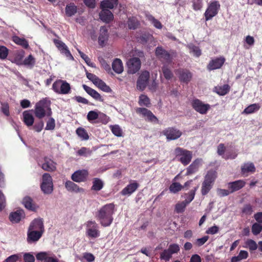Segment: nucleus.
<instances>
[{
	"label": "nucleus",
	"mask_w": 262,
	"mask_h": 262,
	"mask_svg": "<svg viewBox=\"0 0 262 262\" xmlns=\"http://www.w3.org/2000/svg\"><path fill=\"white\" fill-rule=\"evenodd\" d=\"M115 206L114 203H109L103 206L96 213V218L100 225L104 227H108L113 223V214Z\"/></svg>",
	"instance_id": "nucleus-1"
},
{
	"label": "nucleus",
	"mask_w": 262,
	"mask_h": 262,
	"mask_svg": "<svg viewBox=\"0 0 262 262\" xmlns=\"http://www.w3.org/2000/svg\"><path fill=\"white\" fill-rule=\"evenodd\" d=\"M50 101L47 99H43L37 102L34 111L35 117L39 119H42L46 115L50 116L52 111L50 108Z\"/></svg>",
	"instance_id": "nucleus-2"
},
{
	"label": "nucleus",
	"mask_w": 262,
	"mask_h": 262,
	"mask_svg": "<svg viewBox=\"0 0 262 262\" xmlns=\"http://www.w3.org/2000/svg\"><path fill=\"white\" fill-rule=\"evenodd\" d=\"M174 155L178 161L184 166H186L190 163L193 155L191 151L180 147L175 148Z\"/></svg>",
	"instance_id": "nucleus-3"
},
{
	"label": "nucleus",
	"mask_w": 262,
	"mask_h": 262,
	"mask_svg": "<svg viewBox=\"0 0 262 262\" xmlns=\"http://www.w3.org/2000/svg\"><path fill=\"white\" fill-rule=\"evenodd\" d=\"M175 54V52L172 50L167 51L162 47L158 46L156 48L155 55L160 60L169 63Z\"/></svg>",
	"instance_id": "nucleus-4"
},
{
	"label": "nucleus",
	"mask_w": 262,
	"mask_h": 262,
	"mask_svg": "<svg viewBox=\"0 0 262 262\" xmlns=\"http://www.w3.org/2000/svg\"><path fill=\"white\" fill-rule=\"evenodd\" d=\"M53 90L59 94H68L71 91V86L66 81L57 80L52 85Z\"/></svg>",
	"instance_id": "nucleus-5"
},
{
	"label": "nucleus",
	"mask_w": 262,
	"mask_h": 262,
	"mask_svg": "<svg viewBox=\"0 0 262 262\" xmlns=\"http://www.w3.org/2000/svg\"><path fill=\"white\" fill-rule=\"evenodd\" d=\"M221 5L218 1L211 2L208 6L204 16L206 21L211 19L214 16L216 15L220 9Z\"/></svg>",
	"instance_id": "nucleus-6"
},
{
	"label": "nucleus",
	"mask_w": 262,
	"mask_h": 262,
	"mask_svg": "<svg viewBox=\"0 0 262 262\" xmlns=\"http://www.w3.org/2000/svg\"><path fill=\"white\" fill-rule=\"evenodd\" d=\"M40 188L45 194H49L53 192L52 178L49 173H45L42 175V181L40 185Z\"/></svg>",
	"instance_id": "nucleus-7"
},
{
	"label": "nucleus",
	"mask_w": 262,
	"mask_h": 262,
	"mask_svg": "<svg viewBox=\"0 0 262 262\" xmlns=\"http://www.w3.org/2000/svg\"><path fill=\"white\" fill-rule=\"evenodd\" d=\"M136 112L144 118L146 121L152 123H158L159 121L158 119L151 111L145 107H137Z\"/></svg>",
	"instance_id": "nucleus-8"
},
{
	"label": "nucleus",
	"mask_w": 262,
	"mask_h": 262,
	"mask_svg": "<svg viewBox=\"0 0 262 262\" xmlns=\"http://www.w3.org/2000/svg\"><path fill=\"white\" fill-rule=\"evenodd\" d=\"M150 73L147 71H143L139 75L136 84L137 90L140 91H143L149 83Z\"/></svg>",
	"instance_id": "nucleus-9"
},
{
	"label": "nucleus",
	"mask_w": 262,
	"mask_h": 262,
	"mask_svg": "<svg viewBox=\"0 0 262 262\" xmlns=\"http://www.w3.org/2000/svg\"><path fill=\"white\" fill-rule=\"evenodd\" d=\"M192 107L198 113L202 115L206 114L210 108L209 104L204 103L201 100L195 98L191 102Z\"/></svg>",
	"instance_id": "nucleus-10"
},
{
	"label": "nucleus",
	"mask_w": 262,
	"mask_h": 262,
	"mask_svg": "<svg viewBox=\"0 0 262 262\" xmlns=\"http://www.w3.org/2000/svg\"><path fill=\"white\" fill-rule=\"evenodd\" d=\"M86 235L91 238H97L100 236V231L98 225L95 221H89L86 224Z\"/></svg>",
	"instance_id": "nucleus-11"
},
{
	"label": "nucleus",
	"mask_w": 262,
	"mask_h": 262,
	"mask_svg": "<svg viewBox=\"0 0 262 262\" xmlns=\"http://www.w3.org/2000/svg\"><path fill=\"white\" fill-rule=\"evenodd\" d=\"M163 135L166 136L167 140H174L178 139L182 136V132L179 129L173 127H169L162 132Z\"/></svg>",
	"instance_id": "nucleus-12"
},
{
	"label": "nucleus",
	"mask_w": 262,
	"mask_h": 262,
	"mask_svg": "<svg viewBox=\"0 0 262 262\" xmlns=\"http://www.w3.org/2000/svg\"><path fill=\"white\" fill-rule=\"evenodd\" d=\"M89 174L86 169L78 170L72 174L71 179L77 183L84 182L87 180Z\"/></svg>",
	"instance_id": "nucleus-13"
},
{
	"label": "nucleus",
	"mask_w": 262,
	"mask_h": 262,
	"mask_svg": "<svg viewBox=\"0 0 262 262\" xmlns=\"http://www.w3.org/2000/svg\"><path fill=\"white\" fill-rule=\"evenodd\" d=\"M256 171V167L253 163L248 162L244 163L241 167V173L245 176H248L250 173H254Z\"/></svg>",
	"instance_id": "nucleus-14"
},
{
	"label": "nucleus",
	"mask_w": 262,
	"mask_h": 262,
	"mask_svg": "<svg viewBox=\"0 0 262 262\" xmlns=\"http://www.w3.org/2000/svg\"><path fill=\"white\" fill-rule=\"evenodd\" d=\"M202 159L197 158L186 168V176H190L196 173L202 165Z\"/></svg>",
	"instance_id": "nucleus-15"
},
{
	"label": "nucleus",
	"mask_w": 262,
	"mask_h": 262,
	"mask_svg": "<svg viewBox=\"0 0 262 262\" xmlns=\"http://www.w3.org/2000/svg\"><path fill=\"white\" fill-rule=\"evenodd\" d=\"M43 232L41 231H33L28 230L27 241L29 244L35 243L39 241L43 234Z\"/></svg>",
	"instance_id": "nucleus-16"
},
{
	"label": "nucleus",
	"mask_w": 262,
	"mask_h": 262,
	"mask_svg": "<svg viewBox=\"0 0 262 262\" xmlns=\"http://www.w3.org/2000/svg\"><path fill=\"white\" fill-rule=\"evenodd\" d=\"M44 232V225L42 219H35L30 223L28 229Z\"/></svg>",
	"instance_id": "nucleus-17"
},
{
	"label": "nucleus",
	"mask_w": 262,
	"mask_h": 262,
	"mask_svg": "<svg viewBox=\"0 0 262 262\" xmlns=\"http://www.w3.org/2000/svg\"><path fill=\"white\" fill-rule=\"evenodd\" d=\"M54 43L61 53L64 54L67 57L72 59H73V57L64 43L56 39H54Z\"/></svg>",
	"instance_id": "nucleus-18"
},
{
	"label": "nucleus",
	"mask_w": 262,
	"mask_h": 262,
	"mask_svg": "<svg viewBox=\"0 0 262 262\" xmlns=\"http://www.w3.org/2000/svg\"><path fill=\"white\" fill-rule=\"evenodd\" d=\"M108 38V30L105 26H102L100 29V34L98 37L99 45L103 47L107 43Z\"/></svg>",
	"instance_id": "nucleus-19"
},
{
	"label": "nucleus",
	"mask_w": 262,
	"mask_h": 262,
	"mask_svg": "<svg viewBox=\"0 0 262 262\" xmlns=\"http://www.w3.org/2000/svg\"><path fill=\"white\" fill-rule=\"evenodd\" d=\"M246 185V182L243 180H236L229 182L228 184V188L231 193L237 191L243 188Z\"/></svg>",
	"instance_id": "nucleus-20"
},
{
	"label": "nucleus",
	"mask_w": 262,
	"mask_h": 262,
	"mask_svg": "<svg viewBox=\"0 0 262 262\" xmlns=\"http://www.w3.org/2000/svg\"><path fill=\"white\" fill-rule=\"evenodd\" d=\"M44 163L42 164L41 168L45 171H54L56 170V163L51 159L45 157L43 158Z\"/></svg>",
	"instance_id": "nucleus-21"
},
{
	"label": "nucleus",
	"mask_w": 262,
	"mask_h": 262,
	"mask_svg": "<svg viewBox=\"0 0 262 262\" xmlns=\"http://www.w3.org/2000/svg\"><path fill=\"white\" fill-rule=\"evenodd\" d=\"M179 78L181 82L188 83L192 79V73L187 70H180L179 72Z\"/></svg>",
	"instance_id": "nucleus-22"
},
{
	"label": "nucleus",
	"mask_w": 262,
	"mask_h": 262,
	"mask_svg": "<svg viewBox=\"0 0 262 262\" xmlns=\"http://www.w3.org/2000/svg\"><path fill=\"white\" fill-rule=\"evenodd\" d=\"M139 186V184L134 181L124 188L121 190V193L123 195H130L138 189Z\"/></svg>",
	"instance_id": "nucleus-23"
},
{
	"label": "nucleus",
	"mask_w": 262,
	"mask_h": 262,
	"mask_svg": "<svg viewBox=\"0 0 262 262\" xmlns=\"http://www.w3.org/2000/svg\"><path fill=\"white\" fill-rule=\"evenodd\" d=\"M82 88L85 90V91L94 99L100 102H103L104 99L102 98L100 94L96 90L93 89L92 88L85 84H83Z\"/></svg>",
	"instance_id": "nucleus-24"
},
{
	"label": "nucleus",
	"mask_w": 262,
	"mask_h": 262,
	"mask_svg": "<svg viewBox=\"0 0 262 262\" xmlns=\"http://www.w3.org/2000/svg\"><path fill=\"white\" fill-rule=\"evenodd\" d=\"M100 19L104 23H109L114 19V15L109 10H102L99 13Z\"/></svg>",
	"instance_id": "nucleus-25"
},
{
	"label": "nucleus",
	"mask_w": 262,
	"mask_h": 262,
	"mask_svg": "<svg viewBox=\"0 0 262 262\" xmlns=\"http://www.w3.org/2000/svg\"><path fill=\"white\" fill-rule=\"evenodd\" d=\"M65 187L66 189L70 192H74L76 193L84 192V189L79 187L76 184L71 181H67L65 183Z\"/></svg>",
	"instance_id": "nucleus-26"
},
{
	"label": "nucleus",
	"mask_w": 262,
	"mask_h": 262,
	"mask_svg": "<svg viewBox=\"0 0 262 262\" xmlns=\"http://www.w3.org/2000/svg\"><path fill=\"white\" fill-rule=\"evenodd\" d=\"M24 216V212L23 210H17L11 212L9 215V220L12 223H17Z\"/></svg>",
	"instance_id": "nucleus-27"
},
{
	"label": "nucleus",
	"mask_w": 262,
	"mask_h": 262,
	"mask_svg": "<svg viewBox=\"0 0 262 262\" xmlns=\"http://www.w3.org/2000/svg\"><path fill=\"white\" fill-rule=\"evenodd\" d=\"M23 204L29 210L34 211L36 210L37 207L33 202L32 199L28 196H25L23 200Z\"/></svg>",
	"instance_id": "nucleus-28"
},
{
	"label": "nucleus",
	"mask_w": 262,
	"mask_h": 262,
	"mask_svg": "<svg viewBox=\"0 0 262 262\" xmlns=\"http://www.w3.org/2000/svg\"><path fill=\"white\" fill-rule=\"evenodd\" d=\"M25 51L23 50L15 51L13 53L12 62L16 64H21L24 57Z\"/></svg>",
	"instance_id": "nucleus-29"
},
{
	"label": "nucleus",
	"mask_w": 262,
	"mask_h": 262,
	"mask_svg": "<svg viewBox=\"0 0 262 262\" xmlns=\"http://www.w3.org/2000/svg\"><path fill=\"white\" fill-rule=\"evenodd\" d=\"M12 40L16 45L22 47L25 49H27L29 47L28 40L24 38H20L18 36L14 35L12 36Z\"/></svg>",
	"instance_id": "nucleus-30"
},
{
	"label": "nucleus",
	"mask_w": 262,
	"mask_h": 262,
	"mask_svg": "<svg viewBox=\"0 0 262 262\" xmlns=\"http://www.w3.org/2000/svg\"><path fill=\"white\" fill-rule=\"evenodd\" d=\"M230 90L228 84H224L222 86H216L213 89V91L220 96H224L228 94Z\"/></svg>",
	"instance_id": "nucleus-31"
},
{
	"label": "nucleus",
	"mask_w": 262,
	"mask_h": 262,
	"mask_svg": "<svg viewBox=\"0 0 262 262\" xmlns=\"http://www.w3.org/2000/svg\"><path fill=\"white\" fill-rule=\"evenodd\" d=\"M77 7L73 3L68 4L65 8L66 14L68 17L74 15L77 12Z\"/></svg>",
	"instance_id": "nucleus-32"
},
{
	"label": "nucleus",
	"mask_w": 262,
	"mask_h": 262,
	"mask_svg": "<svg viewBox=\"0 0 262 262\" xmlns=\"http://www.w3.org/2000/svg\"><path fill=\"white\" fill-rule=\"evenodd\" d=\"M23 115L24 123L28 126H32L34 121L33 115L27 111L24 112Z\"/></svg>",
	"instance_id": "nucleus-33"
},
{
	"label": "nucleus",
	"mask_w": 262,
	"mask_h": 262,
	"mask_svg": "<svg viewBox=\"0 0 262 262\" xmlns=\"http://www.w3.org/2000/svg\"><path fill=\"white\" fill-rule=\"evenodd\" d=\"M199 187V185L198 184L192 189L190 190L188 193H185L186 199L184 201L188 205L194 198L195 192Z\"/></svg>",
	"instance_id": "nucleus-34"
},
{
	"label": "nucleus",
	"mask_w": 262,
	"mask_h": 262,
	"mask_svg": "<svg viewBox=\"0 0 262 262\" xmlns=\"http://www.w3.org/2000/svg\"><path fill=\"white\" fill-rule=\"evenodd\" d=\"M138 104L140 106L149 107L151 105L150 100L144 94H141L139 97Z\"/></svg>",
	"instance_id": "nucleus-35"
},
{
	"label": "nucleus",
	"mask_w": 262,
	"mask_h": 262,
	"mask_svg": "<svg viewBox=\"0 0 262 262\" xmlns=\"http://www.w3.org/2000/svg\"><path fill=\"white\" fill-rule=\"evenodd\" d=\"M260 106L258 103H253L246 107L242 112L243 114H250L258 111Z\"/></svg>",
	"instance_id": "nucleus-36"
},
{
	"label": "nucleus",
	"mask_w": 262,
	"mask_h": 262,
	"mask_svg": "<svg viewBox=\"0 0 262 262\" xmlns=\"http://www.w3.org/2000/svg\"><path fill=\"white\" fill-rule=\"evenodd\" d=\"M128 27L130 30H135L140 26V22L136 17L132 16L128 18Z\"/></svg>",
	"instance_id": "nucleus-37"
},
{
	"label": "nucleus",
	"mask_w": 262,
	"mask_h": 262,
	"mask_svg": "<svg viewBox=\"0 0 262 262\" xmlns=\"http://www.w3.org/2000/svg\"><path fill=\"white\" fill-rule=\"evenodd\" d=\"M217 177V173L214 170H209L205 177L204 181L213 184L216 178Z\"/></svg>",
	"instance_id": "nucleus-38"
},
{
	"label": "nucleus",
	"mask_w": 262,
	"mask_h": 262,
	"mask_svg": "<svg viewBox=\"0 0 262 262\" xmlns=\"http://www.w3.org/2000/svg\"><path fill=\"white\" fill-rule=\"evenodd\" d=\"M103 183L101 179L95 178L93 179V185L91 187V189L98 191L103 188Z\"/></svg>",
	"instance_id": "nucleus-39"
},
{
	"label": "nucleus",
	"mask_w": 262,
	"mask_h": 262,
	"mask_svg": "<svg viewBox=\"0 0 262 262\" xmlns=\"http://www.w3.org/2000/svg\"><path fill=\"white\" fill-rule=\"evenodd\" d=\"M94 84L105 92L109 93L112 91L110 87L107 85L106 83L100 78L98 79Z\"/></svg>",
	"instance_id": "nucleus-40"
},
{
	"label": "nucleus",
	"mask_w": 262,
	"mask_h": 262,
	"mask_svg": "<svg viewBox=\"0 0 262 262\" xmlns=\"http://www.w3.org/2000/svg\"><path fill=\"white\" fill-rule=\"evenodd\" d=\"M77 135L83 140H88L89 139V136L87 131L82 127H78L76 130Z\"/></svg>",
	"instance_id": "nucleus-41"
},
{
	"label": "nucleus",
	"mask_w": 262,
	"mask_h": 262,
	"mask_svg": "<svg viewBox=\"0 0 262 262\" xmlns=\"http://www.w3.org/2000/svg\"><path fill=\"white\" fill-rule=\"evenodd\" d=\"M188 204L184 201L177 203L174 207V211L177 213H182L184 212Z\"/></svg>",
	"instance_id": "nucleus-42"
},
{
	"label": "nucleus",
	"mask_w": 262,
	"mask_h": 262,
	"mask_svg": "<svg viewBox=\"0 0 262 262\" xmlns=\"http://www.w3.org/2000/svg\"><path fill=\"white\" fill-rule=\"evenodd\" d=\"M182 189V185L178 182H172L169 187L170 192L172 193H177Z\"/></svg>",
	"instance_id": "nucleus-43"
},
{
	"label": "nucleus",
	"mask_w": 262,
	"mask_h": 262,
	"mask_svg": "<svg viewBox=\"0 0 262 262\" xmlns=\"http://www.w3.org/2000/svg\"><path fill=\"white\" fill-rule=\"evenodd\" d=\"M110 127L115 136L117 137H122L123 136L122 129L118 125H111Z\"/></svg>",
	"instance_id": "nucleus-44"
},
{
	"label": "nucleus",
	"mask_w": 262,
	"mask_h": 262,
	"mask_svg": "<svg viewBox=\"0 0 262 262\" xmlns=\"http://www.w3.org/2000/svg\"><path fill=\"white\" fill-rule=\"evenodd\" d=\"M213 184L203 181L202 185L201 193L203 195H206L212 188Z\"/></svg>",
	"instance_id": "nucleus-45"
},
{
	"label": "nucleus",
	"mask_w": 262,
	"mask_h": 262,
	"mask_svg": "<svg viewBox=\"0 0 262 262\" xmlns=\"http://www.w3.org/2000/svg\"><path fill=\"white\" fill-rule=\"evenodd\" d=\"M245 244L251 252L255 251L258 248V245L254 240L251 239H247L245 242Z\"/></svg>",
	"instance_id": "nucleus-46"
},
{
	"label": "nucleus",
	"mask_w": 262,
	"mask_h": 262,
	"mask_svg": "<svg viewBox=\"0 0 262 262\" xmlns=\"http://www.w3.org/2000/svg\"><path fill=\"white\" fill-rule=\"evenodd\" d=\"M115 6H116L108 0L103 1L100 4V8L102 10H108V9H112Z\"/></svg>",
	"instance_id": "nucleus-47"
},
{
	"label": "nucleus",
	"mask_w": 262,
	"mask_h": 262,
	"mask_svg": "<svg viewBox=\"0 0 262 262\" xmlns=\"http://www.w3.org/2000/svg\"><path fill=\"white\" fill-rule=\"evenodd\" d=\"M171 257L172 254L168 249L164 250L160 253V259L165 261H168Z\"/></svg>",
	"instance_id": "nucleus-48"
},
{
	"label": "nucleus",
	"mask_w": 262,
	"mask_h": 262,
	"mask_svg": "<svg viewBox=\"0 0 262 262\" xmlns=\"http://www.w3.org/2000/svg\"><path fill=\"white\" fill-rule=\"evenodd\" d=\"M77 154L79 156L88 157L92 154V150L89 148L82 147L77 151Z\"/></svg>",
	"instance_id": "nucleus-49"
},
{
	"label": "nucleus",
	"mask_w": 262,
	"mask_h": 262,
	"mask_svg": "<svg viewBox=\"0 0 262 262\" xmlns=\"http://www.w3.org/2000/svg\"><path fill=\"white\" fill-rule=\"evenodd\" d=\"M225 59L223 57H220L212 59L208 66H223Z\"/></svg>",
	"instance_id": "nucleus-50"
},
{
	"label": "nucleus",
	"mask_w": 262,
	"mask_h": 262,
	"mask_svg": "<svg viewBox=\"0 0 262 262\" xmlns=\"http://www.w3.org/2000/svg\"><path fill=\"white\" fill-rule=\"evenodd\" d=\"M251 230L254 235H257L261 232L262 225L258 223H255L252 226Z\"/></svg>",
	"instance_id": "nucleus-51"
},
{
	"label": "nucleus",
	"mask_w": 262,
	"mask_h": 262,
	"mask_svg": "<svg viewBox=\"0 0 262 262\" xmlns=\"http://www.w3.org/2000/svg\"><path fill=\"white\" fill-rule=\"evenodd\" d=\"M191 2L194 11L200 10L203 7V0H191Z\"/></svg>",
	"instance_id": "nucleus-52"
},
{
	"label": "nucleus",
	"mask_w": 262,
	"mask_h": 262,
	"mask_svg": "<svg viewBox=\"0 0 262 262\" xmlns=\"http://www.w3.org/2000/svg\"><path fill=\"white\" fill-rule=\"evenodd\" d=\"M162 72L163 76L167 80H170L173 76L172 72L167 68V67H163Z\"/></svg>",
	"instance_id": "nucleus-53"
},
{
	"label": "nucleus",
	"mask_w": 262,
	"mask_h": 262,
	"mask_svg": "<svg viewBox=\"0 0 262 262\" xmlns=\"http://www.w3.org/2000/svg\"><path fill=\"white\" fill-rule=\"evenodd\" d=\"M148 20L151 21L154 26L158 29H161L162 25L160 21L156 19L152 15H149L147 16Z\"/></svg>",
	"instance_id": "nucleus-54"
},
{
	"label": "nucleus",
	"mask_w": 262,
	"mask_h": 262,
	"mask_svg": "<svg viewBox=\"0 0 262 262\" xmlns=\"http://www.w3.org/2000/svg\"><path fill=\"white\" fill-rule=\"evenodd\" d=\"M141 60L139 57H133L131 58L126 63V66H141Z\"/></svg>",
	"instance_id": "nucleus-55"
},
{
	"label": "nucleus",
	"mask_w": 262,
	"mask_h": 262,
	"mask_svg": "<svg viewBox=\"0 0 262 262\" xmlns=\"http://www.w3.org/2000/svg\"><path fill=\"white\" fill-rule=\"evenodd\" d=\"M9 50L4 46L0 45V59H6L8 55Z\"/></svg>",
	"instance_id": "nucleus-56"
},
{
	"label": "nucleus",
	"mask_w": 262,
	"mask_h": 262,
	"mask_svg": "<svg viewBox=\"0 0 262 262\" xmlns=\"http://www.w3.org/2000/svg\"><path fill=\"white\" fill-rule=\"evenodd\" d=\"M2 113L6 116H9L10 112H9V105L8 103L4 102L1 103V106L0 108Z\"/></svg>",
	"instance_id": "nucleus-57"
},
{
	"label": "nucleus",
	"mask_w": 262,
	"mask_h": 262,
	"mask_svg": "<svg viewBox=\"0 0 262 262\" xmlns=\"http://www.w3.org/2000/svg\"><path fill=\"white\" fill-rule=\"evenodd\" d=\"M99 117L98 113L95 111H90L87 115V119L91 122L93 120L98 119Z\"/></svg>",
	"instance_id": "nucleus-58"
},
{
	"label": "nucleus",
	"mask_w": 262,
	"mask_h": 262,
	"mask_svg": "<svg viewBox=\"0 0 262 262\" xmlns=\"http://www.w3.org/2000/svg\"><path fill=\"white\" fill-rule=\"evenodd\" d=\"M147 86L149 90L152 93H154L156 92L158 89V83L157 82L156 79H155L152 80L151 82L149 84H148Z\"/></svg>",
	"instance_id": "nucleus-59"
},
{
	"label": "nucleus",
	"mask_w": 262,
	"mask_h": 262,
	"mask_svg": "<svg viewBox=\"0 0 262 262\" xmlns=\"http://www.w3.org/2000/svg\"><path fill=\"white\" fill-rule=\"evenodd\" d=\"M35 63V58L30 54L23 61L25 66H33Z\"/></svg>",
	"instance_id": "nucleus-60"
},
{
	"label": "nucleus",
	"mask_w": 262,
	"mask_h": 262,
	"mask_svg": "<svg viewBox=\"0 0 262 262\" xmlns=\"http://www.w3.org/2000/svg\"><path fill=\"white\" fill-rule=\"evenodd\" d=\"M55 127V121L53 118H50L48 122L45 129L46 130H53Z\"/></svg>",
	"instance_id": "nucleus-61"
},
{
	"label": "nucleus",
	"mask_w": 262,
	"mask_h": 262,
	"mask_svg": "<svg viewBox=\"0 0 262 262\" xmlns=\"http://www.w3.org/2000/svg\"><path fill=\"white\" fill-rule=\"evenodd\" d=\"M168 249L169 250L171 254L177 253L180 251L179 246L177 244H172L169 246Z\"/></svg>",
	"instance_id": "nucleus-62"
},
{
	"label": "nucleus",
	"mask_w": 262,
	"mask_h": 262,
	"mask_svg": "<svg viewBox=\"0 0 262 262\" xmlns=\"http://www.w3.org/2000/svg\"><path fill=\"white\" fill-rule=\"evenodd\" d=\"M253 212L252 206L250 204H246L242 209V212L247 215H250Z\"/></svg>",
	"instance_id": "nucleus-63"
},
{
	"label": "nucleus",
	"mask_w": 262,
	"mask_h": 262,
	"mask_svg": "<svg viewBox=\"0 0 262 262\" xmlns=\"http://www.w3.org/2000/svg\"><path fill=\"white\" fill-rule=\"evenodd\" d=\"M190 49V52L196 57H199L201 55V50L199 47L192 46Z\"/></svg>",
	"instance_id": "nucleus-64"
}]
</instances>
